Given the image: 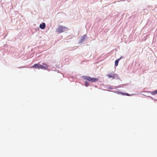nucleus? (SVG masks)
I'll return each mask as SVG.
<instances>
[{
    "label": "nucleus",
    "instance_id": "39448f33",
    "mask_svg": "<svg viewBox=\"0 0 157 157\" xmlns=\"http://www.w3.org/2000/svg\"><path fill=\"white\" fill-rule=\"evenodd\" d=\"M45 24L44 23H42V24L40 25V27L41 29H44L45 27Z\"/></svg>",
    "mask_w": 157,
    "mask_h": 157
},
{
    "label": "nucleus",
    "instance_id": "20e7f679",
    "mask_svg": "<svg viewBox=\"0 0 157 157\" xmlns=\"http://www.w3.org/2000/svg\"><path fill=\"white\" fill-rule=\"evenodd\" d=\"M107 76L110 78H112L113 79L115 78V77L117 76L116 74L114 73H111L108 74Z\"/></svg>",
    "mask_w": 157,
    "mask_h": 157
},
{
    "label": "nucleus",
    "instance_id": "f257e3e1",
    "mask_svg": "<svg viewBox=\"0 0 157 157\" xmlns=\"http://www.w3.org/2000/svg\"><path fill=\"white\" fill-rule=\"evenodd\" d=\"M43 64L44 66H43L39 63L34 64L33 66H32L31 67L37 68L38 69H41L44 70H46L48 68V66L46 64L43 63Z\"/></svg>",
    "mask_w": 157,
    "mask_h": 157
},
{
    "label": "nucleus",
    "instance_id": "f03ea898",
    "mask_svg": "<svg viewBox=\"0 0 157 157\" xmlns=\"http://www.w3.org/2000/svg\"><path fill=\"white\" fill-rule=\"evenodd\" d=\"M68 30V28L65 27L63 26L62 25H59L56 30V31L58 32V33H61Z\"/></svg>",
    "mask_w": 157,
    "mask_h": 157
},
{
    "label": "nucleus",
    "instance_id": "9d476101",
    "mask_svg": "<svg viewBox=\"0 0 157 157\" xmlns=\"http://www.w3.org/2000/svg\"><path fill=\"white\" fill-rule=\"evenodd\" d=\"M126 95H128V94H126Z\"/></svg>",
    "mask_w": 157,
    "mask_h": 157
},
{
    "label": "nucleus",
    "instance_id": "0eeeda50",
    "mask_svg": "<svg viewBox=\"0 0 157 157\" xmlns=\"http://www.w3.org/2000/svg\"><path fill=\"white\" fill-rule=\"evenodd\" d=\"M151 94L153 95H155V94H157V90L152 91L151 92Z\"/></svg>",
    "mask_w": 157,
    "mask_h": 157
},
{
    "label": "nucleus",
    "instance_id": "423d86ee",
    "mask_svg": "<svg viewBox=\"0 0 157 157\" xmlns=\"http://www.w3.org/2000/svg\"><path fill=\"white\" fill-rule=\"evenodd\" d=\"M122 57H121L119 59H117V60H116L115 61V66H117L118 65V62L119 61V60L122 58Z\"/></svg>",
    "mask_w": 157,
    "mask_h": 157
},
{
    "label": "nucleus",
    "instance_id": "7ed1b4c3",
    "mask_svg": "<svg viewBox=\"0 0 157 157\" xmlns=\"http://www.w3.org/2000/svg\"><path fill=\"white\" fill-rule=\"evenodd\" d=\"M84 78L85 79L92 82H95L98 80V78H92L87 76H84Z\"/></svg>",
    "mask_w": 157,
    "mask_h": 157
},
{
    "label": "nucleus",
    "instance_id": "1a4fd4ad",
    "mask_svg": "<svg viewBox=\"0 0 157 157\" xmlns=\"http://www.w3.org/2000/svg\"><path fill=\"white\" fill-rule=\"evenodd\" d=\"M89 85V82L86 81L85 82V86H88Z\"/></svg>",
    "mask_w": 157,
    "mask_h": 157
},
{
    "label": "nucleus",
    "instance_id": "6e6552de",
    "mask_svg": "<svg viewBox=\"0 0 157 157\" xmlns=\"http://www.w3.org/2000/svg\"><path fill=\"white\" fill-rule=\"evenodd\" d=\"M151 94L153 95H155V94H157V90L152 91L151 92Z\"/></svg>",
    "mask_w": 157,
    "mask_h": 157
}]
</instances>
